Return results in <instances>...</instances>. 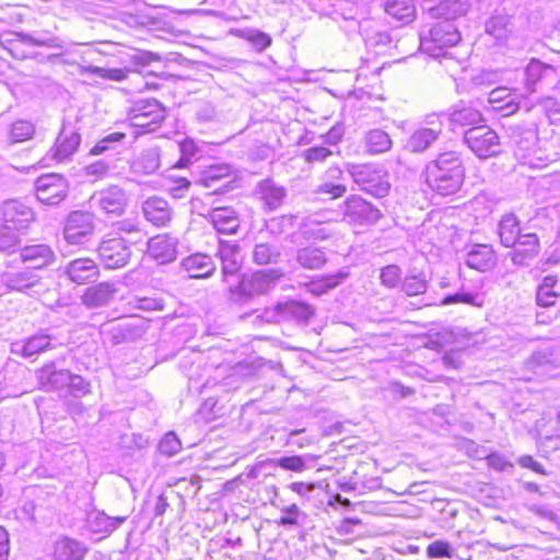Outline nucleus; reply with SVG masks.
I'll list each match as a JSON object with an SVG mask.
<instances>
[{"instance_id": "f257e3e1", "label": "nucleus", "mask_w": 560, "mask_h": 560, "mask_svg": "<svg viewBox=\"0 0 560 560\" xmlns=\"http://www.w3.org/2000/svg\"><path fill=\"white\" fill-rule=\"evenodd\" d=\"M432 16L442 19L434 23L428 35L421 34V49L433 58L445 57V48L453 47L460 40V34L454 19L463 13L462 4L456 1L441 2L430 10Z\"/></svg>"}, {"instance_id": "f03ea898", "label": "nucleus", "mask_w": 560, "mask_h": 560, "mask_svg": "<svg viewBox=\"0 0 560 560\" xmlns=\"http://www.w3.org/2000/svg\"><path fill=\"white\" fill-rule=\"evenodd\" d=\"M425 176L429 187L438 195H455L465 179L462 154L454 150L439 153L425 165Z\"/></svg>"}, {"instance_id": "7ed1b4c3", "label": "nucleus", "mask_w": 560, "mask_h": 560, "mask_svg": "<svg viewBox=\"0 0 560 560\" xmlns=\"http://www.w3.org/2000/svg\"><path fill=\"white\" fill-rule=\"evenodd\" d=\"M283 277L281 269L270 268L243 276L236 284L229 287V301L244 306L256 296L267 293Z\"/></svg>"}, {"instance_id": "20e7f679", "label": "nucleus", "mask_w": 560, "mask_h": 560, "mask_svg": "<svg viewBox=\"0 0 560 560\" xmlns=\"http://www.w3.org/2000/svg\"><path fill=\"white\" fill-rule=\"evenodd\" d=\"M348 172L360 190L375 198L388 195L390 184L383 168L373 164H352L349 165Z\"/></svg>"}, {"instance_id": "39448f33", "label": "nucleus", "mask_w": 560, "mask_h": 560, "mask_svg": "<svg viewBox=\"0 0 560 560\" xmlns=\"http://www.w3.org/2000/svg\"><path fill=\"white\" fill-rule=\"evenodd\" d=\"M463 141L481 160L497 156L501 152L499 136L487 125H478L465 130Z\"/></svg>"}, {"instance_id": "423d86ee", "label": "nucleus", "mask_w": 560, "mask_h": 560, "mask_svg": "<svg viewBox=\"0 0 560 560\" xmlns=\"http://www.w3.org/2000/svg\"><path fill=\"white\" fill-rule=\"evenodd\" d=\"M383 217L382 211L358 195H351L342 205V219L353 225H374Z\"/></svg>"}, {"instance_id": "0eeeda50", "label": "nucleus", "mask_w": 560, "mask_h": 560, "mask_svg": "<svg viewBox=\"0 0 560 560\" xmlns=\"http://www.w3.org/2000/svg\"><path fill=\"white\" fill-rule=\"evenodd\" d=\"M37 200L47 206H57L69 194V183L60 174L49 173L39 176L35 182Z\"/></svg>"}, {"instance_id": "6e6552de", "label": "nucleus", "mask_w": 560, "mask_h": 560, "mask_svg": "<svg viewBox=\"0 0 560 560\" xmlns=\"http://www.w3.org/2000/svg\"><path fill=\"white\" fill-rule=\"evenodd\" d=\"M165 114L164 106L158 100H139L130 110V120L132 126L151 131L161 125Z\"/></svg>"}, {"instance_id": "1a4fd4ad", "label": "nucleus", "mask_w": 560, "mask_h": 560, "mask_svg": "<svg viewBox=\"0 0 560 560\" xmlns=\"http://www.w3.org/2000/svg\"><path fill=\"white\" fill-rule=\"evenodd\" d=\"M95 230L94 214L88 211H72L69 213L65 228L63 237L71 245L86 243Z\"/></svg>"}, {"instance_id": "9d476101", "label": "nucleus", "mask_w": 560, "mask_h": 560, "mask_svg": "<svg viewBox=\"0 0 560 560\" xmlns=\"http://www.w3.org/2000/svg\"><path fill=\"white\" fill-rule=\"evenodd\" d=\"M235 175L228 164L209 166L202 172L199 184L210 189L207 196L224 195L235 188Z\"/></svg>"}, {"instance_id": "9b49d317", "label": "nucleus", "mask_w": 560, "mask_h": 560, "mask_svg": "<svg viewBox=\"0 0 560 560\" xmlns=\"http://www.w3.org/2000/svg\"><path fill=\"white\" fill-rule=\"evenodd\" d=\"M97 253L106 269L122 268L131 258V249L122 237L102 241L97 247Z\"/></svg>"}, {"instance_id": "f8f14e48", "label": "nucleus", "mask_w": 560, "mask_h": 560, "mask_svg": "<svg viewBox=\"0 0 560 560\" xmlns=\"http://www.w3.org/2000/svg\"><path fill=\"white\" fill-rule=\"evenodd\" d=\"M1 282L11 291L26 294L38 293L44 288L42 277L30 267L3 272Z\"/></svg>"}, {"instance_id": "ddd939ff", "label": "nucleus", "mask_w": 560, "mask_h": 560, "mask_svg": "<svg viewBox=\"0 0 560 560\" xmlns=\"http://www.w3.org/2000/svg\"><path fill=\"white\" fill-rule=\"evenodd\" d=\"M90 203L104 213L121 215L127 207L128 198L122 188L119 186H110L94 192L90 199Z\"/></svg>"}, {"instance_id": "4468645a", "label": "nucleus", "mask_w": 560, "mask_h": 560, "mask_svg": "<svg viewBox=\"0 0 560 560\" xmlns=\"http://www.w3.org/2000/svg\"><path fill=\"white\" fill-rule=\"evenodd\" d=\"M81 143V136L75 126L63 122L61 130L48 154L52 160L62 162L70 159Z\"/></svg>"}, {"instance_id": "2eb2a0df", "label": "nucleus", "mask_w": 560, "mask_h": 560, "mask_svg": "<svg viewBox=\"0 0 560 560\" xmlns=\"http://www.w3.org/2000/svg\"><path fill=\"white\" fill-rule=\"evenodd\" d=\"M35 135V125L27 119H16L3 124L0 116V145L10 149L16 143L25 142Z\"/></svg>"}, {"instance_id": "dca6fc26", "label": "nucleus", "mask_w": 560, "mask_h": 560, "mask_svg": "<svg viewBox=\"0 0 560 560\" xmlns=\"http://www.w3.org/2000/svg\"><path fill=\"white\" fill-rule=\"evenodd\" d=\"M35 376L38 388L49 393L67 387V381L70 378V371L58 368L55 361H49L35 371Z\"/></svg>"}, {"instance_id": "f3484780", "label": "nucleus", "mask_w": 560, "mask_h": 560, "mask_svg": "<svg viewBox=\"0 0 560 560\" xmlns=\"http://www.w3.org/2000/svg\"><path fill=\"white\" fill-rule=\"evenodd\" d=\"M511 140L514 143V155L523 164H530V156L536 150L538 133L534 127H515L511 131Z\"/></svg>"}, {"instance_id": "a211bd4d", "label": "nucleus", "mask_w": 560, "mask_h": 560, "mask_svg": "<svg viewBox=\"0 0 560 560\" xmlns=\"http://www.w3.org/2000/svg\"><path fill=\"white\" fill-rule=\"evenodd\" d=\"M62 275L75 284H85L100 277L98 265L91 258H75L66 264Z\"/></svg>"}, {"instance_id": "6ab92c4d", "label": "nucleus", "mask_w": 560, "mask_h": 560, "mask_svg": "<svg viewBox=\"0 0 560 560\" xmlns=\"http://www.w3.org/2000/svg\"><path fill=\"white\" fill-rule=\"evenodd\" d=\"M203 218L221 234H235L241 224L236 210L232 207H212Z\"/></svg>"}, {"instance_id": "aec40b11", "label": "nucleus", "mask_w": 560, "mask_h": 560, "mask_svg": "<svg viewBox=\"0 0 560 560\" xmlns=\"http://www.w3.org/2000/svg\"><path fill=\"white\" fill-rule=\"evenodd\" d=\"M20 258L31 269L40 270L54 265L57 255L50 245L38 243L22 247Z\"/></svg>"}, {"instance_id": "412c9836", "label": "nucleus", "mask_w": 560, "mask_h": 560, "mask_svg": "<svg viewBox=\"0 0 560 560\" xmlns=\"http://www.w3.org/2000/svg\"><path fill=\"white\" fill-rule=\"evenodd\" d=\"M512 250L509 253L514 266L527 267L538 256L540 252V243L537 234L526 233L512 245Z\"/></svg>"}, {"instance_id": "4be33fe9", "label": "nucleus", "mask_w": 560, "mask_h": 560, "mask_svg": "<svg viewBox=\"0 0 560 560\" xmlns=\"http://www.w3.org/2000/svg\"><path fill=\"white\" fill-rule=\"evenodd\" d=\"M217 256L221 261V272L224 282L237 276L242 267L241 247L236 243L220 241Z\"/></svg>"}, {"instance_id": "5701e85b", "label": "nucleus", "mask_w": 560, "mask_h": 560, "mask_svg": "<svg viewBox=\"0 0 560 560\" xmlns=\"http://www.w3.org/2000/svg\"><path fill=\"white\" fill-rule=\"evenodd\" d=\"M178 240L170 234H159L148 241V253L159 264H170L177 258Z\"/></svg>"}, {"instance_id": "b1692460", "label": "nucleus", "mask_w": 560, "mask_h": 560, "mask_svg": "<svg viewBox=\"0 0 560 560\" xmlns=\"http://www.w3.org/2000/svg\"><path fill=\"white\" fill-rule=\"evenodd\" d=\"M252 260L258 266L279 265L283 261L282 245L276 240H265L259 235L252 250Z\"/></svg>"}, {"instance_id": "393cba45", "label": "nucleus", "mask_w": 560, "mask_h": 560, "mask_svg": "<svg viewBox=\"0 0 560 560\" xmlns=\"http://www.w3.org/2000/svg\"><path fill=\"white\" fill-rule=\"evenodd\" d=\"M102 332L106 334L113 345L122 342H132L140 339L145 332V326L142 320L126 322L113 325L108 328L102 327Z\"/></svg>"}, {"instance_id": "a878e982", "label": "nucleus", "mask_w": 560, "mask_h": 560, "mask_svg": "<svg viewBox=\"0 0 560 560\" xmlns=\"http://www.w3.org/2000/svg\"><path fill=\"white\" fill-rule=\"evenodd\" d=\"M144 218L158 228L167 226L173 219V209L170 203L161 197H150L142 203Z\"/></svg>"}, {"instance_id": "bb28decb", "label": "nucleus", "mask_w": 560, "mask_h": 560, "mask_svg": "<svg viewBox=\"0 0 560 560\" xmlns=\"http://www.w3.org/2000/svg\"><path fill=\"white\" fill-rule=\"evenodd\" d=\"M33 221L34 212L28 206L16 200L4 202L3 222L11 228L21 233L27 230Z\"/></svg>"}, {"instance_id": "cd10ccee", "label": "nucleus", "mask_w": 560, "mask_h": 560, "mask_svg": "<svg viewBox=\"0 0 560 560\" xmlns=\"http://www.w3.org/2000/svg\"><path fill=\"white\" fill-rule=\"evenodd\" d=\"M347 192V185L343 183V172L338 166L329 167L323 182L316 187L315 194L327 196L328 200H335Z\"/></svg>"}, {"instance_id": "c85d7f7f", "label": "nucleus", "mask_w": 560, "mask_h": 560, "mask_svg": "<svg viewBox=\"0 0 560 560\" xmlns=\"http://www.w3.org/2000/svg\"><path fill=\"white\" fill-rule=\"evenodd\" d=\"M48 349H51V338L49 335L43 332L33 335L26 339L16 340L10 346L11 353L23 358H31Z\"/></svg>"}, {"instance_id": "c756f323", "label": "nucleus", "mask_w": 560, "mask_h": 560, "mask_svg": "<svg viewBox=\"0 0 560 560\" xmlns=\"http://www.w3.org/2000/svg\"><path fill=\"white\" fill-rule=\"evenodd\" d=\"M117 292V287L114 282H100L95 285L89 287L83 293L81 300L83 305L89 308L102 307L109 304Z\"/></svg>"}, {"instance_id": "7c9ffc66", "label": "nucleus", "mask_w": 560, "mask_h": 560, "mask_svg": "<svg viewBox=\"0 0 560 560\" xmlns=\"http://www.w3.org/2000/svg\"><path fill=\"white\" fill-rule=\"evenodd\" d=\"M281 467L284 470H291L295 472H301L307 468L306 459L303 456L293 455V456H284L280 458H268L265 460L258 462L249 471L248 476L250 478H257L261 470L267 468H276Z\"/></svg>"}, {"instance_id": "2f4dec72", "label": "nucleus", "mask_w": 560, "mask_h": 560, "mask_svg": "<svg viewBox=\"0 0 560 560\" xmlns=\"http://www.w3.org/2000/svg\"><path fill=\"white\" fill-rule=\"evenodd\" d=\"M466 265L479 271L491 269L497 262V256L491 245L475 244L466 255Z\"/></svg>"}, {"instance_id": "473e14b6", "label": "nucleus", "mask_w": 560, "mask_h": 560, "mask_svg": "<svg viewBox=\"0 0 560 560\" xmlns=\"http://www.w3.org/2000/svg\"><path fill=\"white\" fill-rule=\"evenodd\" d=\"M180 266L190 278H208L212 276L217 268L213 259L202 253H196L184 258Z\"/></svg>"}, {"instance_id": "72a5a7b5", "label": "nucleus", "mask_w": 560, "mask_h": 560, "mask_svg": "<svg viewBox=\"0 0 560 560\" xmlns=\"http://www.w3.org/2000/svg\"><path fill=\"white\" fill-rule=\"evenodd\" d=\"M294 260L303 269L318 270L327 264L328 258L324 248L304 246L295 250Z\"/></svg>"}, {"instance_id": "f704fd0d", "label": "nucleus", "mask_w": 560, "mask_h": 560, "mask_svg": "<svg viewBox=\"0 0 560 560\" xmlns=\"http://www.w3.org/2000/svg\"><path fill=\"white\" fill-rule=\"evenodd\" d=\"M126 520L127 516L112 517L103 511H92L88 514L86 524L91 532L107 536L124 524Z\"/></svg>"}, {"instance_id": "c9c22d12", "label": "nucleus", "mask_w": 560, "mask_h": 560, "mask_svg": "<svg viewBox=\"0 0 560 560\" xmlns=\"http://www.w3.org/2000/svg\"><path fill=\"white\" fill-rule=\"evenodd\" d=\"M257 194L269 210L278 209L287 197L285 188L272 179L261 180L257 186Z\"/></svg>"}, {"instance_id": "e433bc0d", "label": "nucleus", "mask_w": 560, "mask_h": 560, "mask_svg": "<svg viewBox=\"0 0 560 560\" xmlns=\"http://www.w3.org/2000/svg\"><path fill=\"white\" fill-rule=\"evenodd\" d=\"M88 548L80 541L62 537L55 542L54 558L56 560H83Z\"/></svg>"}, {"instance_id": "4c0bfd02", "label": "nucleus", "mask_w": 560, "mask_h": 560, "mask_svg": "<svg viewBox=\"0 0 560 560\" xmlns=\"http://www.w3.org/2000/svg\"><path fill=\"white\" fill-rule=\"evenodd\" d=\"M498 235L500 242L504 247H512L516 241L522 238L524 234L521 233L520 220L513 213L502 215L498 223Z\"/></svg>"}, {"instance_id": "58836bf2", "label": "nucleus", "mask_w": 560, "mask_h": 560, "mask_svg": "<svg viewBox=\"0 0 560 560\" xmlns=\"http://www.w3.org/2000/svg\"><path fill=\"white\" fill-rule=\"evenodd\" d=\"M448 120L452 129L455 130L456 127L470 128L482 125L481 122L483 121V117L479 110L470 106L456 105L450 113Z\"/></svg>"}, {"instance_id": "ea45409f", "label": "nucleus", "mask_w": 560, "mask_h": 560, "mask_svg": "<svg viewBox=\"0 0 560 560\" xmlns=\"http://www.w3.org/2000/svg\"><path fill=\"white\" fill-rule=\"evenodd\" d=\"M512 20L510 14L497 12L486 22V32L499 42L505 40L514 28Z\"/></svg>"}, {"instance_id": "a19ab883", "label": "nucleus", "mask_w": 560, "mask_h": 560, "mask_svg": "<svg viewBox=\"0 0 560 560\" xmlns=\"http://www.w3.org/2000/svg\"><path fill=\"white\" fill-rule=\"evenodd\" d=\"M439 138V130L420 127L408 138L406 149L412 153H423L430 149Z\"/></svg>"}, {"instance_id": "79ce46f5", "label": "nucleus", "mask_w": 560, "mask_h": 560, "mask_svg": "<svg viewBox=\"0 0 560 560\" xmlns=\"http://www.w3.org/2000/svg\"><path fill=\"white\" fill-rule=\"evenodd\" d=\"M486 301L485 293L480 290H472L466 284H462L459 290L454 294H448L443 298L441 304H467L475 307H482Z\"/></svg>"}, {"instance_id": "37998d69", "label": "nucleus", "mask_w": 560, "mask_h": 560, "mask_svg": "<svg viewBox=\"0 0 560 560\" xmlns=\"http://www.w3.org/2000/svg\"><path fill=\"white\" fill-rule=\"evenodd\" d=\"M385 12L395 21L408 24L416 16V7L413 0H387Z\"/></svg>"}, {"instance_id": "c03bdc74", "label": "nucleus", "mask_w": 560, "mask_h": 560, "mask_svg": "<svg viewBox=\"0 0 560 560\" xmlns=\"http://www.w3.org/2000/svg\"><path fill=\"white\" fill-rule=\"evenodd\" d=\"M488 101L493 105V109L501 112L503 116L514 114L520 107L515 97L505 88L492 90Z\"/></svg>"}, {"instance_id": "a18cd8bd", "label": "nucleus", "mask_w": 560, "mask_h": 560, "mask_svg": "<svg viewBox=\"0 0 560 560\" xmlns=\"http://www.w3.org/2000/svg\"><path fill=\"white\" fill-rule=\"evenodd\" d=\"M160 152L156 148L143 150L132 162L131 168L135 173L150 175L160 168Z\"/></svg>"}, {"instance_id": "49530a36", "label": "nucleus", "mask_w": 560, "mask_h": 560, "mask_svg": "<svg viewBox=\"0 0 560 560\" xmlns=\"http://www.w3.org/2000/svg\"><path fill=\"white\" fill-rule=\"evenodd\" d=\"M558 282V277L555 275H548L542 279L536 292V302L539 306L549 307L555 305L560 296V293L556 290Z\"/></svg>"}, {"instance_id": "de8ad7c7", "label": "nucleus", "mask_w": 560, "mask_h": 560, "mask_svg": "<svg viewBox=\"0 0 560 560\" xmlns=\"http://www.w3.org/2000/svg\"><path fill=\"white\" fill-rule=\"evenodd\" d=\"M393 141L382 129H372L364 136V147L370 154H381L390 150Z\"/></svg>"}, {"instance_id": "09e8293b", "label": "nucleus", "mask_w": 560, "mask_h": 560, "mask_svg": "<svg viewBox=\"0 0 560 560\" xmlns=\"http://www.w3.org/2000/svg\"><path fill=\"white\" fill-rule=\"evenodd\" d=\"M283 320H296L307 323L313 316L312 307L303 302L288 301L281 304Z\"/></svg>"}, {"instance_id": "8fccbe9b", "label": "nucleus", "mask_w": 560, "mask_h": 560, "mask_svg": "<svg viewBox=\"0 0 560 560\" xmlns=\"http://www.w3.org/2000/svg\"><path fill=\"white\" fill-rule=\"evenodd\" d=\"M231 34L249 42L258 52L267 49L272 43V38L269 34L256 28H235L231 31Z\"/></svg>"}, {"instance_id": "3c124183", "label": "nucleus", "mask_w": 560, "mask_h": 560, "mask_svg": "<svg viewBox=\"0 0 560 560\" xmlns=\"http://www.w3.org/2000/svg\"><path fill=\"white\" fill-rule=\"evenodd\" d=\"M555 68L542 63L537 59H532L525 69V83L529 91H535V85L548 73H553Z\"/></svg>"}, {"instance_id": "603ef678", "label": "nucleus", "mask_w": 560, "mask_h": 560, "mask_svg": "<svg viewBox=\"0 0 560 560\" xmlns=\"http://www.w3.org/2000/svg\"><path fill=\"white\" fill-rule=\"evenodd\" d=\"M127 70L113 68H101L97 66H82L80 67V74L82 75H96L103 80H110L121 82L127 79Z\"/></svg>"}, {"instance_id": "864d4df0", "label": "nucleus", "mask_w": 560, "mask_h": 560, "mask_svg": "<svg viewBox=\"0 0 560 560\" xmlns=\"http://www.w3.org/2000/svg\"><path fill=\"white\" fill-rule=\"evenodd\" d=\"M349 276L348 271L340 270L336 273L322 277L320 279L311 283V291L316 294L326 293L329 290L337 288Z\"/></svg>"}, {"instance_id": "5fc2aeb1", "label": "nucleus", "mask_w": 560, "mask_h": 560, "mask_svg": "<svg viewBox=\"0 0 560 560\" xmlns=\"http://www.w3.org/2000/svg\"><path fill=\"white\" fill-rule=\"evenodd\" d=\"M161 60V55L149 50L136 49L132 54L128 55V61L133 67V71L139 73L153 62H160Z\"/></svg>"}, {"instance_id": "6e6d98bb", "label": "nucleus", "mask_w": 560, "mask_h": 560, "mask_svg": "<svg viewBox=\"0 0 560 560\" xmlns=\"http://www.w3.org/2000/svg\"><path fill=\"white\" fill-rule=\"evenodd\" d=\"M20 232L2 221L0 223V252H11L20 244Z\"/></svg>"}, {"instance_id": "4d7b16f0", "label": "nucleus", "mask_w": 560, "mask_h": 560, "mask_svg": "<svg viewBox=\"0 0 560 560\" xmlns=\"http://www.w3.org/2000/svg\"><path fill=\"white\" fill-rule=\"evenodd\" d=\"M428 282L422 272L417 275H409L402 282V291L407 295H419L427 291Z\"/></svg>"}, {"instance_id": "13d9d810", "label": "nucleus", "mask_w": 560, "mask_h": 560, "mask_svg": "<svg viewBox=\"0 0 560 560\" xmlns=\"http://www.w3.org/2000/svg\"><path fill=\"white\" fill-rule=\"evenodd\" d=\"M126 138L124 132H112L101 139L90 151L92 155L103 154L108 150H115L119 143H121Z\"/></svg>"}, {"instance_id": "bf43d9fd", "label": "nucleus", "mask_w": 560, "mask_h": 560, "mask_svg": "<svg viewBox=\"0 0 560 560\" xmlns=\"http://www.w3.org/2000/svg\"><path fill=\"white\" fill-rule=\"evenodd\" d=\"M24 33H14L11 38H5L1 42V45L4 49H7L10 55L15 59H25L27 57L26 51L23 49V45H27V42L24 40Z\"/></svg>"}, {"instance_id": "052dcab7", "label": "nucleus", "mask_w": 560, "mask_h": 560, "mask_svg": "<svg viewBox=\"0 0 560 560\" xmlns=\"http://www.w3.org/2000/svg\"><path fill=\"white\" fill-rule=\"evenodd\" d=\"M281 304L282 303H278L272 307L253 311V314L255 315L254 323L272 324L283 320Z\"/></svg>"}, {"instance_id": "680f3d73", "label": "nucleus", "mask_w": 560, "mask_h": 560, "mask_svg": "<svg viewBox=\"0 0 560 560\" xmlns=\"http://www.w3.org/2000/svg\"><path fill=\"white\" fill-rule=\"evenodd\" d=\"M425 553L431 559L453 558L454 549L446 540H434L428 545Z\"/></svg>"}, {"instance_id": "e2e57ef3", "label": "nucleus", "mask_w": 560, "mask_h": 560, "mask_svg": "<svg viewBox=\"0 0 560 560\" xmlns=\"http://www.w3.org/2000/svg\"><path fill=\"white\" fill-rule=\"evenodd\" d=\"M182 448L180 441L174 432L166 433L159 443L160 453L173 456L177 454Z\"/></svg>"}, {"instance_id": "0e129e2a", "label": "nucleus", "mask_w": 560, "mask_h": 560, "mask_svg": "<svg viewBox=\"0 0 560 560\" xmlns=\"http://www.w3.org/2000/svg\"><path fill=\"white\" fill-rule=\"evenodd\" d=\"M381 282L387 288H395L400 281L401 270L396 265H388L381 270Z\"/></svg>"}, {"instance_id": "69168bd1", "label": "nucleus", "mask_w": 560, "mask_h": 560, "mask_svg": "<svg viewBox=\"0 0 560 560\" xmlns=\"http://www.w3.org/2000/svg\"><path fill=\"white\" fill-rule=\"evenodd\" d=\"M67 387L73 396L81 397L90 393V383L86 382L81 375L72 374L70 372V378L67 381Z\"/></svg>"}, {"instance_id": "338daca9", "label": "nucleus", "mask_w": 560, "mask_h": 560, "mask_svg": "<svg viewBox=\"0 0 560 560\" xmlns=\"http://www.w3.org/2000/svg\"><path fill=\"white\" fill-rule=\"evenodd\" d=\"M332 151L325 147H312L303 151L302 156L307 163L324 162Z\"/></svg>"}, {"instance_id": "774afa93", "label": "nucleus", "mask_w": 560, "mask_h": 560, "mask_svg": "<svg viewBox=\"0 0 560 560\" xmlns=\"http://www.w3.org/2000/svg\"><path fill=\"white\" fill-rule=\"evenodd\" d=\"M25 42H27L28 46H44L48 48H62L61 42L57 37H34L30 34L23 35Z\"/></svg>"}]
</instances>
